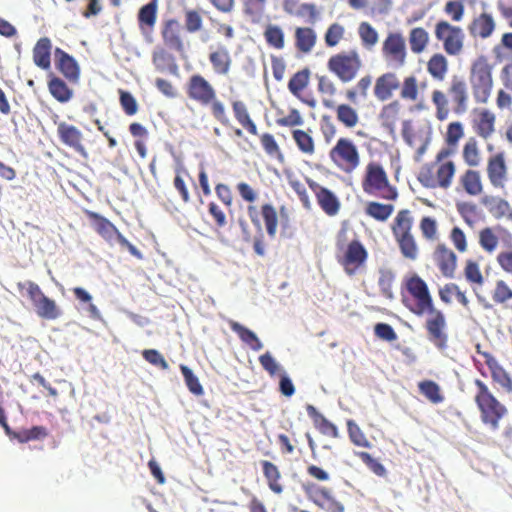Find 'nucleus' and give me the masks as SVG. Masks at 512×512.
I'll list each match as a JSON object with an SVG mask.
<instances>
[{"label": "nucleus", "instance_id": "nucleus-56", "mask_svg": "<svg viewBox=\"0 0 512 512\" xmlns=\"http://www.w3.org/2000/svg\"><path fill=\"white\" fill-rule=\"evenodd\" d=\"M180 370L188 390L195 396H202L204 394V389L198 377L194 375L192 370L186 365L181 364Z\"/></svg>", "mask_w": 512, "mask_h": 512}, {"label": "nucleus", "instance_id": "nucleus-7", "mask_svg": "<svg viewBox=\"0 0 512 512\" xmlns=\"http://www.w3.org/2000/svg\"><path fill=\"white\" fill-rule=\"evenodd\" d=\"M414 218L409 209L397 212L391 224V231L401 255L410 261L419 256V246L413 233Z\"/></svg>", "mask_w": 512, "mask_h": 512}, {"label": "nucleus", "instance_id": "nucleus-3", "mask_svg": "<svg viewBox=\"0 0 512 512\" xmlns=\"http://www.w3.org/2000/svg\"><path fill=\"white\" fill-rule=\"evenodd\" d=\"M184 90L187 98L208 108L212 117L221 125L229 126L231 120L225 103L218 97L213 84L199 73L192 74L186 81Z\"/></svg>", "mask_w": 512, "mask_h": 512}, {"label": "nucleus", "instance_id": "nucleus-45", "mask_svg": "<svg viewBox=\"0 0 512 512\" xmlns=\"http://www.w3.org/2000/svg\"><path fill=\"white\" fill-rule=\"evenodd\" d=\"M419 391L433 404H439L444 401L440 386L432 380H424L418 384Z\"/></svg>", "mask_w": 512, "mask_h": 512}, {"label": "nucleus", "instance_id": "nucleus-47", "mask_svg": "<svg viewBox=\"0 0 512 512\" xmlns=\"http://www.w3.org/2000/svg\"><path fill=\"white\" fill-rule=\"evenodd\" d=\"M463 161L469 167H477L481 162L480 151L478 143L474 138H470L463 146L462 150Z\"/></svg>", "mask_w": 512, "mask_h": 512}, {"label": "nucleus", "instance_id": "nucleus-42", "mask_svg": "<svg viewBox=\"0 0 512 512\" xmlns=\"http://www.w3.org/2000/svg\"><path fill=\"white\" fill-rule=\"evenodd\" d=\"M260 143L265 153L272 159L277 160L279 163H284L285 156L277 143L275 137L271 133H263L259 136Z\"/></svg>", "mask_w": 512, "mask_h": 512}, {"label": "nucleus", "instance_id": "nucleus-4", "mask_svg": "<svg viewBox=\"0 0 512 512\" xmlns=\"http://www.w3.org/2000/svg\"><path fill=\"white\" fill-rule=\"evenodd\" d=\"M454 150L441 148L433 161L423 164L418 173V182L427 189L448 190L456 174V164L451 159Z\"/></svg>", "mask_w": 512, "mask_h": 512}, {"label": "nucleus", "instance_id": "nucleus-14", "mask_svg": "<svg viewBox=\"0 0 512 512\" xmlns=\"http://www.w3.org/2000/svg\"><path fill=\"white\" fill-rule=\"evenodd\" d=\"M303 489L308 499L320 509L327 512H345V506L336 499L330 488L308 483Z\"/></svg>", "mask_w": 512, "mask_h": 512}, {"label": "nucleus", "instance_id": "nucleus-36", "mask_svg": "<svg viewBox=\"0 0 512 512\" xmlns=\"http://www.w3.org/2000/svg\"><path fill=\"white\" fill-rule=\"evenodd\" d=\"M481 203L496 219H501L510 211L509 203L499 196L486 195L482 198Z\"/></svg>", "mask_w": 512, "mask_h": 512}, {"label": "nucleus", "instance_id": "nucleus-25", "mask_svg": "<svg viewBox=\"0 0 512 512\" xmlns=\"http://www.w3.org/2000/svg\"><path fill=\"white\" fill-rule=\"evenodd\" d=\"M158 1L151 0L139 9L137 20L140 31L144 34H150L154 30L157 21Z\"/></svg>", "mask_w": 512, "mask_h": 512}, {"label": "nucleus", "instance_id": "nucleus-31", "mask_svg": "<svg viewBox=\"0 0 512 512\" xmlns=\"http://www.w3.org/2000/svg\"><path fill=\"white\" fill-rule=\"evenodd\" d=\"M317 90L322 96V104L326 108H334V98L337 94V86L335 82L327 75L317 76Z\"/></svg>", "mask_w": 512, "mask_h": 512}, {"label": "nucleus", "instance_id": "nucleus-17", "mask_svg": "<svg viewBox=\"0 0 512 512\" xmlns=\"http://www.w3.org/2000/svg\"><path fill=\"white\" fill-rule=\"evenodd\" d=\"M306 182L314 193L322 211L331 217L337 215L340 211L341 203L335 193L310 178H307Z\"/></svg>", "mask_w": 512, "mask_h": 512}, {"label": "nucleus", "instance_id": "nucleus-60", "mask_svg": "<svg viewBox=\"0 0 512 512\" xmlns=\"http://www.w3.org/2000/svg\"><path fill=\"white\" fill-rule=\"evenodd\" d=\"M34 309L40 317L46 319H55L59 314L54 301L46 296L37 302Z\"/></svg>", "mask_w": 512, "mask_h": 512}, {"label": "nucleus", "instance_id": "nucleus-20", "mask_svg": "<svg viewBox=\"0 0 512 512\" xmlns=\"http://www.w3.org/2000/svg\"><path fill=\"white\" fill-rule=\"evenodd\" d=\"M208 60L215 75L227 76L230 73L233 60L226 46L219 44L210 47Z\"/></svg>", "mask_w": 512, "mask_h": 512}, {"label": "nucleus", "instance_id": "nucleus-11", "mask_svg": "<svg viewBox=\"0 0 512 512\" xmlns=\"http://www.w3.org/2000/svg\"><path fill=\"white\" fill-rule=\"evenodd\" d=\"M327 68L341 82L348 83L358 75L362 68V60L356 50L342 51L328 59Z\"/></svg>", "mask_w": 512, "mask_h": 512}, {"label": "nucleus", "instance_id": "nucleus-61", "mask_svg": "<svg viewBox=\"0 0 512 512\" xmlns=\"http://www.w3.org/2000/svg\"><path fill=\"white\" fill-rule=\"evenodd\" d=\"M395 281V274L391 270H382L380 271V276L378 280V285L380 291L384 297L387 299H392L393 294V283Z\"/></svg>", "mask_w": 512, "mask_h": 512}, {"label": "nucleus", "instance_id": "nucleus-59", "mask_svg": "<svg viewBox=\"0 0 512 512\" xmlns=\"http://www.w3.org/2000/svg\"><path fill=\"white\" fill-rule=\"evenodd\" d=\"M464 136L463 125L459 121L451 122L447 126L445 134V142L448 145L447 148L453 149L457 146L459 140Z\"/></svg>", "mask_w": 512, "mask_h": 512}, {"label": "nucleus", "instance_id": "nucleus-57", "mask_svg": "<svg viewBox=\"0 0 512 512\" xmlns=\"http://www.w3.org/2000/svg\"><path fill=\"white\" fill-rule=\"evenodd\" d=\"M345 27L340 23H332L328 26L325 34L324 41L327 47L337 46L341 40L344 39Z\"/></svg>", "mask_w": 512, "mask_h": 512}, {"label": "nucleus", "instance_id": "nucleus-29", "mask_svg": "<svg viewBox=\"0 0 512 512\" xmlns=\"http://www.w3.org/2000/svg\"><path fill=\"white\" fill-rule=\"evenodd\" d=\"M426 69L431 78L442 82L449 70V62L442 53H434L427 61Z\"/></svg>", "mask_w": 512, "mask_h": 512}, {"label": "nucleus", "instance_id": "nucleus-63", "mask_svg": "<svg viewBox=\"0 0 512 512\" xmlns=\"http://www.w3.org/2000/svg\"><path fill=\"white\" fill-rule=\"evenodd\" d=\"M82 140V134L79 130L72 126L66 127V144L73 147L83 157H87Z\"/></svg>", "mask_w": 512, "mask_h": 512}, {"label": "nucleus", "instance_id": "nucleus-51", "mask_svg": "<svg viewBox=\"0 0 512 512\" xmlns=\"http://www.w3.org/2000/svg\"><path fill=\"white\" fill-rule=\"evenodd\" d=\"M261 215L263 217L268 235L271 238H274L278 226L276 209L271 204H264L261 206Z\"/></svg>", "mask_w": 512, "mask_h": 512}, {"label": "nucleus", "instance_id": "nucleus-34", "mask_svg": "<svg viewBox=\"0 0 512 512\" xmlns=\"http://www.w3.org/2000/svg\"><path fill=\"white\" fill-rule=\"evenodd\" d=\"M261 466L270 490L275 494H281L284 489L280 483L281 473L279 468L268 460H263Z\"/></svg>", "mask_w": 512, "mask_h": 512}, {"label": "nucleus", "instance_id": "nucleus-13", "mask_svg": "<svg viewBox=\"0 0 512 512\" xmlns=\"http://www.w3.org/2000/svg\"><path fill=\"white\" fill-rule=\"evenodd\" d=\"M87 217L90 220L94 230L107 242L113 243L118 242V244L127 249L131 255L136 257L137 259H143V254L141 251L136 248L133 244H131L116 228V226L110 222L105 217L100 214L92 211H87Z\"/></svg>", "mask_w": 512, "mask_h": 512}, {"label": "nucleus", "instance_id": "nucleus-58", "mask_svg": "<svg viewBox=\"0 0 512 512\" xmlns=\"http://www.w3.org/2000/svg\"><path fill=\"white\" fill-rule=\"evenodd\" d=\"M18 289L22 296L27 297L31 301L33 307L45 296L40 287L31 281L18 283Z\"/></svg>", "mask_w": 512, "mask_h": 512}, {"label": "nucleus", "instance_id": "nucleus-41", "mask_svg": "<svg viewBox=\"0 0 512 512\" xmlns=\"http://www.w3.org/2000/svg\"><path fill=\"white\" fill-rule=\"evenodd\" d=\"M394 212L392 204L370 201L365 206V214L376 221L385 222Z\"/></svg>", "mask_w": 512, "mask_h": 512}, {"label": "nucleus", "instance_id": "nucleus-19", "mask_svg": "<svg viewBox=\"0 0 512 512\" xmlns=\"http://www.w3.org/2000/svg\"><path fill=\"white\" fill-rule=\"evenodd\" d=\"M487 177L494 188L503 189L507 182V165L503 152L497 153L488 158Z\"/></svg>", "mask_w": 512, "mask_h": 512}, {"label": "nucleus", "instance_id": "nucleus-44", "mask_svg": "<svg viewBox=\"0 0 512 512\" xmlns=\"http://www.w3.org/2000/svg\"><path fill=\"white\" fill-rule=\"evenodd\" d=\"M152 62L156 70L160 72L169 71L171 73H176L177 71V65L174 57L164 49L153 53Z\"/></svg>", "mask_w": 512, "mask_h": 512}, {"label": "nucleus", "instance_id": "nucleus-18", "mask_svg": "<svg viewBox=\"0 0 512 512\" xmlns=\"http://www.w3.org/2000/svg\"><path fill=\"white\" fill-rule=\"evenodd\" d=\"M440 273L449 279L454 278L457 269V255L445 243H438L432 254Z\"/></svg>", "mask_w": 512, "mask_h": 512}, {"label": "nucleus", "instance_id": "nucleus-55", "mask_svg": "<svg viewBox=\"0 0 512 512\" xmlns=\"http://www.w3.org/2000/svg\"><path fill=\"white\" fill-rule=\"evenodd\" d=\"M47 429L43 426H33L30 429H22L13 433V438L17 439L21 443L29 441L40 440L47 436Z\"/></svg>", "mask_w": 512, "mask_h": 512}, {"label": "nucleus", "instance_id": "nucleus-22", "mask_svg": "<svg viewBox=\"0 0 512 512\" xmlns=\"http://www.w3.org/2000/svg\"><path fill=\"white\" fill-rule=\"evenodd\" d=\"M161 36L164 44L176 51L183 52L184 51V43L181 37V26L178 20L176 19H168L164 22L163 28L161 31Z\"/></svg>", "mask_w": 512, "mask_h": 512}, {"label": "nucleus", "instance_id": "nucleus-15", "mask_svg": "<svg viewBox=\"0 0 512 512\" xmlns=\"http://www.w3.org/2000/svg\"><path fill=\"white\" fill-rule=\"evenodd\" d=\"M382 55L388 64L402 67L406 63L407 48L404 36L400 32H390L382 44Z\"/></svg>", "mask_w": 512, "mask_h": 512}, {"label": "nucleus", "instance_id": "nucleus-49", "mask_svg": "<svg viewBox=\"0 0 512 512\" xmlns=\"http://www.w3.org/2000/svg\"><path fill=\"white\" fill-rule=\"evenodd\" d=\"M491 298L495 304L503 305L512 300V288L505 280L498 279L491 292Z\"/></svg>", "mask_w": 512, "mask_h": 512}, {"label": "nucleus", "instance_id": "nucleus-39", "mask_svg": "<svg viewBox=\"0 0 512 512\" xmlns=\"http://www.w3.org/2000/svg\"><path fill=\"white\" fill-rule=\"evenodd\" d=\"M429 33L423 27L412 28L409 32L408 41L410 49L414 54L424 52L429 44Z\"/></svg>", "mask_w": 512, "mask_h": 512}, {"label": "nucleus", "instance_id": "nucleus-38", "mask_svg": "<svg viewBox=\"0 0 512 512\" xmlns=\"http://www.w3.org/2000/svg\"><path fill=\"white\" fill-rule=\"evenodd\" d=\"M310 75L311 72L308 68L299 70L292 75L288 82V89L293 96L301 99L302 93L309 85Z\"/></svg>", "mask_w": 512, "mask_h": 512}, {"label": "nucleus", "instance_id": "nucleus-2", "mask_svg": "<svg viewBox=\"0 0 512 512\" xmlns=\"http://www.w3.org/2000/svg\"><path fill=\"white\" fill-rule=\"evenodd\" d=\"M469 100L468 83L463 76L457 74L450 77L446 91L437 88L431 92V102L439 121L446 120L451 111L456 115L466 113Z\"/></svg>", "mask_w": 512, "mask_h": 512}, {"label": "nucleus", "instance_id": "nucleus-6", "mask_svg": "<svg viewBox=\"0 0 512 512\" xmlns=\"http://www.w3.org/2000/svg\"><path fill=\"white\" fill-rule=\"evenodd\" d=\"M361 188L365 194L386 201H395L399 196L397 188L390 183L386 170L378 161H370L366 164Z\"/></svg>", "mask_w": 512, "mask_h": 512}, {"label": "nucleus", "instance_id": "nucleus-27", "mask_svg": "<svg viewBox=\"0 0 512 512\" xmlns=\"http://www.w3.org/2000/svg\"><path fill=\"white\" fill-rule=\"evenodd\" d=\"M496 116L488 109H482L473 121L476 134L484 139L489 138L495 131Z\"/></svg>", "mask_w": 512, "mask_h": 512}, {"label": "nucleus", "instance_id": "nucleus-64", "mask_svg": "<svg viewBox=\"0 0 512 512\" xmlns=\"http://www.w3.org/2000/svg\"><path fill=\"white\" fill-rule=\"evenodd\" d=\"M119 101L124 113L127 116H133L138 112V103L130 92L120 89Z\"/></svg>", "mask_w": 512, "mask_h": 512}, {"label": "nucleus", "instance_id": "nucleus-8", "mask_svg": "<svg viewBox=\"0 0 512 512\" xmlns=\"http://www.w3.org/2000/svg\"><path fill=\"white\" fill-rule=\"evenodd\" d=\"M469 81L475 102L477 104L488 103L494 82L492 66L486 56L481 55L471 63Z\"/></svg>", "mask_w": 512, "mask_h": 512}, {"label": "nucleus", "instance_id": "nucleus-10", "mask_svg": "<svg viewBox=\"0 0 512 512\" xmlns=\"http://www.w3.org/2000/svg\"><path fill=\"white\" fill-rule=\"evenodd\" d=\"M332 166L345 175L353 174L361 163L359 149L348 137H340L328 153Z\"/></svg>", "mask_w": 512, "mask_h": 512}, {"label": "nucleus", "instance_id": "nucleus-46", "mask_svg": "<svg viewBox=\"0 0 512 512\" xmlns=\"http://www.w3.org/2000/svg\"><path fill=\"white\" fill-rule=\"evenodd\" d=\"M292 138L302 153L306 155L314 154L315 143L312 136L308 132L301 129H295L292 131Z\"/></svg>", "mask_w": 512, "mask_h": 512}, {"label": "nucleus", "instance_id": "nucleus-35", "mask_svg": "<svg viewBox=\"0 0 512 512\" xmlns=\"http://www.w3.org/2000/svg\"><path fill=\"white\" fill-rule=\"evenodd\" d=\"M263 37L266 44L275 50H282L285 47V32L277 24L268 23L264 27Z\"/></svg>", "mask_w": 512, "mask_h": 512}, {"label": "nucleus", "instance_id": "nucleus-21", "mask_svg": "<svg viewBox=\"0 0 512 512\" xmlns=\"http://www.w3.org/2000/svg\"><path fill=\"white\" fill-rule=\"evenodd\" d=\"M458 192H464L471 197H477L483 192L481 173L478 170L467 169L458 178Z\"/></svg>", "mask_w": 512, "mask_h": 512}, {"label": "nucleus", "instance_id": "nucleus-43", "mask_svg": "<svg viewBox=\"0 0 512 512\" xmlns=\"http://www.w3.org/2000/svg\"><path fill=\"white\" fill-rule=\"evenodd\" d=\"M463 273L466 281L473 287L474 291L477 287H481L484 284L480 265L475 260H466Z\"/></svg>", "mask_w": 512, "mask_h": 512}, {"label": "nucleus", "instance_id": "nucleus-23", "mask_svg": "<svg viewBox=\"0 0 512 512\" xmlns=\"http://www.w3.org/2000/svg\"><path fill=\"white\" fill-rule=\"evenodd\" d=\"M496 28V22L492 14L487 12L480 13L473 18L468 26L469 33L474 38H489Z\"/></svg>", "mask_w": 512, "mask_h": 512}, {"label": "nucleus", "instance_id": "nucleus-37", "mask_svg": "<svg viewBox=\"0 0 512 512\" xmlns=\"http://www.w3.org/2000/svg\"><path fill=\"white\" fill-rule=\"evenodd\" d=\"M333 109L335 110L336 113V119L344 127L351 129L354 128L359 123L360 117L357 110L350 106L349 104H335V107Z\"/></svg>", "mask_w": 512, "mask_h": 512}, {"label": "nucleus", "instance_id": "nucleus-24", "mask_svg": "<svg viewBox=\"0 0 512 512\" xmlns=\"http://www.w3.org/2000/svg\"><path fill=\"white\" fill-rule=\"evenodd\" d=\"M400 81L397 75L393 72H387L380 75L374 85V96L379 101L389 100L394 91L399 89Z\"/></svg>", "mask_w": 512, "mask_h": 512}, {"label": "nucleus", "instance_id": "nucleus-30", "mask_svg": "<svg viewBox=\"0 0 512 512\" xmlns=\"http://www.w3.org/2000/svg\"><path fill=\"white\" fill-rule=\"evenodd\" d=\"M306 410L309 417L313 420L314 426L319 430L320 433L332 438L338 437L339 433L336 425L330 422L313 405H307Z\"/></svg>", "mask_w": 512, "mask_h": 512}, {"label": "nucleus", "instance_id": "nucleus-9", "mask_svg": "<svg viewBox=\"0 0 512 512\" xmlns=\"http://www.w3.org/2000/svg\"><path fill=\"white\" fill-rule=\"evenodd\" d=\"M346 231L340 230L337 235V254L338 263L343 267L346 274L352 276L364 266L368 252L364 245L357 239L345 244Z\"/></svg>", "mask_w": 512, "mask_h": 512}, {"label": "nucleus", "instance_id": "nucleus-40", "mask_svg": "<svg viewBox=\"0 0 512 512\" xmlns=\"http://www.w3.org/2000/svg\"><path fill=\"white\" fill-rule=\"evenodd\" d=\"M400 112L401 106L398 101H393L385 105L379 115L382 125L390 131H393L400 120Z\"/></svg>", "mask_w": 512, "mask_h": 512}, {"label": "nucleus", "instance_id": "nucleus-62", "mask_svg": "<svg viewBox=\"0 0 512 512\" xmlns=\"http://www.w3.org/2000/svg\"><path fill=\"white\" fill-rule=\"evenodd\" d=\"M355 455L377 476L384 477L387 470L382 463L364 451L355 452Z\"/></svg>", "mask_w": 512, "mask_h": 512}, {"label": "nucleus", "instance_id": "nucleus-16", "mask_svg": "<svg viewBox=\"0 0 512 512\" xmlns=\"http://www.w3.org/2000/svg\"><path fill=\"white\" fill-rule=\"evenodd\" d=\"M476 353L484 359V363L490 371V376L493 383L498 385L503 391L511 394L512 393V378L505 368L499 363L497 358L490 353L482 349L481 344H476Z\"/></svg>", "mask_w": 512, "mask_h": 512}, {"label": "nucleus", "instance_id": "nucleus-53", "mask_svg": "<svg viewBox=\"0 0 512 512\" xmlns=\"http://www.w3.org/2000/svg\"><path fill=\"white\" fill-rule=\"evenodd\" d=\"M400 97L404 100L416 101L418 99V80L415 76L411 75L405 77L403 82L400 83Z\"/></svg>", "mask_w": 512, "mask_h": 512}, {"label": "nucleus", "instance_id": "nucleus-52", "mask_svg": "<svg viewBox=\"0 0 512 512\" xmlns=\"http://www.w3.org/2000/svg\"><path fill=\"white\" fill-rule=\"evenodd\" d=\"M358 34L361 39L362 45L371 49L374 47L379 39V35L375 28L368 22H361L358 27Z\"/></svg>", "mask_w": 512, "mask_h": 512}, {"label": "nucleus", "instance_id": "nucleus-26", "mask_svg": "<svg viewBox=\"0 0 512 512\" xmlns=\"http://www.w3.org/2000/svg\"><path fill=\"white\" fill-rule=\"evenodd\" d=\"M294 45L298 52L309 54L317 42L316 31L311 27H296L294 31Z\"/></svg>", "mask_w": 512, "mask_h": 512}, {"label": "nucleus", "instance_id": "nucleus-33", "mask_svg": "<svg viewBox=\"0 0 512 512\" xmlns=\"http://www.w3.org/2000/svg\"><path fill=\"white\" fill-rule=\"evenodd\" d=\"M51 48V41L46 37L40 38L33 48L34 63L44 70L50 68Z\"/></svg>", "mask_w": 512, "mask_h": 512}, {"label": "nucleus", "instance_id": "nucleus-1", "mask_svg": "<svg viewBox=\"0 0 512 512\" xmlns=\"http://www.w3.org/2000/svg\"><path fill=\"white\" fill-rule=\"evenodd\" d=\"M402 304L413 314H427L425 330L427 339L437 349L448 347V324L443 311L435 307L428 284L418 274L407 275L403 279Z\"/></svg>", "mask_w": 512, "mask_h": 512}, {"label": "nucleus", "instance_id": "nucleus-48", "mask_svg": "<svg viewBox=\"0 0 512 512\" xmlns=\"http://www.w3.org/2000/svg\"><path fill=\"white\" fill-rule=\"evenodd\" d=\"M479 245L487 253H493L499 245V237L491 227L479 231Z\"/></svg>", "mask_w": 512, "mask_h": 512}, {"label": "nucleus", "instance_id": "nucleus-50", "mask_svg": "<svg viewBox=\"0 0 512 512\" xmlns=\"http://www.w3.org/2000/svg\"><path fill=\"white\" fill-rule=\"evenodd\" d=\"M347 431L350 441L358 447L371 448L372 444L365 433L354 420L347 421Z\"/></svg>", "mask_w": 512, "mask_h": 512}, {"label": "nucleus", "instance_id": "nucleus-5", "mask_svg": "<svg viewBox=\"0 0 512 512\" xmlns=\"http://www.w3.org/2000/svg\"><path fill=\"white\" fill-rule=\"evenodd\" d=\"M474 385L476 387L474 402L479 412L480 421L491 430H498L500 422L508 415L507 407L498 400L481 379H475Z\"/></svg>", "mask_w": 512, "mask_h": 512}, {"label": "nucleus", "instance_id": "nucleus-12", "mask_svg": "<svg viewBox=\"0 0 512 512\" xmlns=\"http://www.w3.org/2000/svg\"><path fill=\"white\" fill-rule=\"evenodd\" d=\"M434 37L442 44L443 50L449 56H458L464 49L465 33L463 29L447 20L442 19L435 23Z\"/></svg>", "mask_w": 512, "mask_h": 512}, {"label": "nucleus", "instance_id": "nucleus-28", "mask_svg": "<svg viewBox=\"0 0 512 512\" xmlns=\"http://www.w3.org/2000/svg\"><path fill=\"white\" fill-rule=\"evenodd\" d=\"M232 111L236 121L251 135L258 136V129L251 118L248 107L245 102L241 100H235L231 104Z\"/></svg>", "mask_w": 512, "mask_h": 512}, {"label": "nucleus", "instance_id": "nucleus-54", "mask_svg": "<svg viewBox=\"0 0 512 512\" xmlns=\"http://www.w3.org/2000/svg\"><path fill=\"white\" fill-rule=\"evenodd\" d=\"M419 228L422 237L426 241L435 242L439 239L437 221L430 216H425L420 220Z\"/></svg>", "mask_w": 512, "mask_h": 512}, {"label": "nucleus", "instance_id": "nucleus-32", "mask_svg": "<svg viewBox=\"0 0 512 512\" xmlns=\"http://www.w3.org/2000/svg\"><path fill=\"white\" fill-rule=\"evenodd\" d=\"M228 324L231 330L238 335L240 340L250 346L252 350L259 351L263 348L262 342L252 330L234 320H228Z\"/></svg>", "mask_w": 512, "mask_h": 512}]
</instances>
